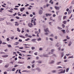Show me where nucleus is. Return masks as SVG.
<instances>
[{
	"instance_id": "nucleus-61",
	"label": "nucleus",
	"mask_w": 74,
	"mask_h": 74,
	"mask_svg": "<svg viewBox=\"0 0 74 74\" xmlns=\"http://www.w3.org/2000/svg\"><path fill=\"white\" fill-rule=\"evenodd\" d=\"M53 17H55L56 16V15L55 14H53Z\"/></svg>"
},
{
	"instance_id": "nucleus-9",
	"label": "nucleus",
	"mask_w": 74,
	"mask_h": 74,
	"mask_svg": "<svg viewBox=\"0 0 74 74\" xmlns=\"http://www.w3.org/2000/svg\"><path fill=\"white\" fill-rule=\"evenodd\" d=\"M42 10H40L39 12V14L41 15V14H42Z\"/></svg>"
},
{
	"instance_id": "nucleus-20",
	"label": "nucleus",
	"mask_w": 74,
	"mask_h": 74,
	"mask_svg": "<svg viewBox=\"0 0 74 74\" xmlns=\"http://www.w3.org/2000/svg\"><path fill=\"white\" fill-rule=\"evenodd\" d=\"M18 63H19L20 64H23L25 63L24 62H18Z\"/></svg>"
},
{
	"instance_id": "nucleus-1",
	"label": "nucleus",
	"mask_w": 74,
	"mask_h": 74,
	"mask_svg": "<svg viewBox=\"0 0 74 74\" xmlns=\"http://www.w3.org/2000/svg\"><path fill=\"white\" fill-rule=\"evenodd\" d=\"M65 72H66V70H63L62 69L61 72H58V74H63L65 73Z\"/></svg>"
},
{
	"instance_id": "nucleus-13",
	"label": "nucleus",
	"mask_w": 74,
	"mask_h": 74,
	"mask_svg": "<svg viewBox=\"0 0 74 74\" xmlns=\"http://www.w3.org/2000/svg\"><path fill=\"white\" fill-rule=\"evenodd\" d=\"M15 26H18L19 23L17 22H15Z\"/></svg>"
},
{
	"instance_id": "nucleus-7",
	"label": "nucleus",
	"mask_w": 74,
	"mask_h": 74,
	"mask_svg": "<svg viewBox=\"0 0 74 74\" xmlns=\"http://www.w3.org/2000/svg\"><path fill=\"white\" fill-rule=\"evenodd\" d=\"M71 44H72V42L71 41H69V42L68 46L70 47Z\"/></svg>"
},
{
	"instance_id": "nucleus-59",
	"label": "nucleus",
	"mask_w": 74,
	"mask_h": 74,
	"mask_svg": "<svg viewBox=\"0 0 74 74\" xmlns=\"http://www.w3.org/2000/svg\"><path fill=\"white\" fill-rule=\"evenodd\" d=\"M15 68H13L12 69V71H15Z\"/></svg>"
},
{
	"instance_id": "nucleus-24",
	"label": "nucleus",
	"mask_w": 74,
	"mask_h": 74,
	"mask_svg": "<svg viewBox=\"0 0 74 74\" xmlns=\"http://www.w3.org/2000/svg\"><path fill=\"white\" fill-rule=\"evenodd\" d=\"M17 29L18 32H21V30H20V29H19V28H17Z\"/></svg>"
},
{
	"instance_id": "nucleus-35",
	"label": "nucleus",
	"mask_w": 74,
	"mask_h": 74,
	"mask_svg": "<svg viewBox=\"0 0 74 74\" xmlns=\"http://www.w3.org/2000/svg\"><path fill=\"white\" fill-rule=\"evenodd\" d=\"M19 49H23V47H19Z\"/></svg>"
},
{
	"instance_id": "nucleus-19",
	"label": "nucleus",
	"mask_w": 74,
	"mask_h": 74,
	"mask_svg": "<svg viewBox=\"0 0 74 74\" xmlns=\"http://www.w3.org/2000/svg\"><path fill=\"white\" fill-rule=\"evenodd\" d=\"M56 71L55 70H53L52 71V72L53 73H56Z\"/></svg>"
},
{
	"instance_id": "nucleus-48",
	"label": "nucleus",
	"mask_w": 74,
	"mask_h": 74,
	"mask_svg": "<svg viewBox=\"0 0 74 74\" xmlns=\"http://www.w3.org/2000/svg\"><path fill=\"white\" fill-rule=\"evenodd\" d=\"M62 70H63V69H60L58 71H62Z\"/></svg>"
},
{
	"instance_id": "nucleus-36",
	"label": "nucleus",
	"mask_w": 74,
	"mask_h": 74,
	"mask_svg": "<svg viewBox=\"0 0 74 74\" xmlns=\"http://www.w3.org/2000/svg\"><path fill=\"white\" fill-rule=\"evenodd\" d=\"M4 18H0V21H4Z\"/></svg>"
},
{
	"instance_id": "nucleus-37",
	"label": "nucleus",
	"mask_w": 74,
	"mask_h": 74,
	"mask_svg": "<svg viewBox=\"0 0 74 74\" xmlns=\"http://www.w3.org/2000/svg\"><path fill=\"white\" fill-rule=\"evenodd\" d=\"M8 47H9V48H11L12 47L11 45H8Z\"/></svg>"
},
{
	"instance_id": "nucleus-39",
	"label": "nucleus",
	"mask_w": 74,
	"mask_h": 74,
	"mask_svg": "<svg viewBox=\"0 0 74 74\" xmlns=\"http://www.w3.org/2000/svg\"><path fill=\"white\" fill-rule=\"evenodd\" d=\"M49 39L51 40V41H53V38H50Z\"/></svg>"
},
{
	"instance_id": "nucleus-55",
	"label": "nucleus",
	"mask_w": 74,
	"mask_h": 74,
	"mask_svg": "<svg viewBox=\"0 0 74 74\" xmlns=\"http://www.w3.org/2000/svg\"><path fill=\"white\" fill-rule=\"evenodd\" d=\"M25 36H26V37H29V35H28V34H25Z\"/></svg>"
},
{
	"instance_id": "nucleus-15",
	"label": "nucleus",
	"mask_w": 74,
	"mask_h": 74,
	"mask_svg": "<svg viewBox=\"0 0 74 74\" xmlns=\"http://www.w3.org/2000/svg\"><path fill=\"white\" fill-rule=\"evenodd\" d=\"M29 71L27 70H24L22 71V72H26V73H29Z\"/></svg>"
},
{
	"instance_id": "nucleus-49",
	"label": "nucleus",
	"mask_w": 74,
	"mask_h": 74,
	"mask_svg": "<svg viewBox=\"0 0 74 74\" xmlns=\"http://www.w3.org/2000/svg\"><path fill=\"white\" fill-rule=\"evenodd\" d=\"M61 31H62V32L63 33H65V30H62Z\"/></svg>"
},
{
	"instance_id": "nucleus-45",
	"label": "nucleus",
	"mask_w": 74,
	"mask_h": 74,
	"mask_svg": "<svg viewBox=\"0 0 74 74\" xmlns=\"http://www.w3.org/2000/svg\"><path fill=\"white\" fill-rule=\"evenodd\" d=\"M33 23L34 24V25H36V22L35 21H33Z\"/></svg>"
},
{
	"instance_id": "nucleus-8",
	"label": "nucleus",
	"mask_w": 74,
	"mask_h": 74,
	"mask_svg": "<svg viewBox=\"0 0 74 74\" xmlns=\"http://www.w3.org/2000/svg\"><path fill=\"white\" fill-rule=\"evenodd\" d=\"M36 70H37V71H38V72H40V71H41V69H40V68H39L37 67L36 68Z\"/></svg>"
},
{
	"instance_id": "nucleus-64",
	"label": "nucleus",
	"mask_w": 74,
	"mask_h": 74,
	"mask_svg": "<svg viewBox=\"0 0 74 74\" xmlns=\"http://www.w3.org/2000/svg\"><path fill=\"white\" fill-rule=\"evenodd\" d=\"M72 4H74V0L71 2Z\"/></svg>"
},
{
	"instance_id": "nucleus-16",
	"label": "nucleus",
	"mask_w": 74,
	"mask_h": 74,
	"mask_svg": "<svg viewBox=\"0 0 74 74\" xmlns=\"http://www.w3.org/2000/svg\"><path fill=\"white\" fill-rule=\"evenodd\" d=\"M57 29H58L59 30H62V28L60 27L59 26L57 27Z\"/></svg>"
},
{
	"instance_id": "nucleus-38",
	"label": "nucleus",
	"mask_w": 74,
	"mask_h": 74,
	"mask_svg": "<svg viewBox=\"0 0 74 74\" xmlns=\"http://www.w3.org/2000/svg\"><path fill=\"white\" fill-rule=\"evenodd\" d=\"M34 49H35V47H32V50H33Z\"/></svg>"
},
{
	"instance_id": "nucleus-18",
	"label": "nucleus",
	"mask_w": 74,
	"mask_h": 74,
	"mask_svg": "<svg viewBox=\"0 0 74 74\" xmlns=\"http://www.w3.org/2000/svg\"><path fill=\"white\" fill-rule=\"evenodd\" d=\"M62 63L61 62H58L56 64H57V65H59L60 64V63Z\"/></svg>"
},
{
	"instance_id": "nucleus-22",
	"label": "nucleus",
	"mask_w": 74,
	"mask_h": 74,
	"mask_svg": "<svg viewBox=\"0 0 74 74\" xmlns=\"http://www.w3.org/2000/svg\"><path fill=\"white\" fill-rule=\"evenodd\" d=\"M57 69H62V67L61 66H58L57 67Z\"/></svg>"
},
{
	"instance_id": "nucleus-51",
	"label": "nucleus",
	"mask_w": 74,
	"mask_h": 74,
	"mask_svg": "<svg viewBox=\"0 0 74 74\" xmlns=\"http://www.w3.org/2000/svg\"><path fill=\"white\" fill-rule=\"evenodd\" d=\"M6 40H7V41H10V38H7L6 39Z\"/></svg>"
},
{
	"instance_id": "nucleus-27",
	"label": "nucleus",
	"mask_w": 74,
	"mask_h": 74,
	"mask_svg": "<svg viewBox=\"0 0 74 74\" xmlns=\"http://www.w3.org/2000/svg\"><path fill=\"white\" fill-rule=\"evenodd\" d=\"M63 23L64 24H66V23H67V21H63Z\"/></svg>"
},
{
	"instance_id": "nucleus-21",
	"label": "nucleus",
	"mask_w": 74,
	"mask_h": 74,
	"mask_svg": "<svg viewBox=\"0 0 74 74\" xmlns=\"http://www.w3.org/2000/svg\"><path fill=\"white\" fill-rule=\"evenodd\" d=\"M68 58L69 59H71V58H73H73H74V57H73V56H71L69 57Z\"/></svg>"
},
{
	"instance_id": "nucleus-41",
	"label": "nucleus",
	"mask_w": 74,
	"mask_h": 74,
	"mask_svg": "<svg viewBox=\"0 0 74 74\" xmlns=\"http://www.w3.org/2000/svg\"><path fill=\"white\" fill-rule=\"evenodd\" d=\"M14 36H13L11 37V39L12 40H13V39H14Z\"/></svg>"
},
{
	"instance_id": "nucleus-34",
	"label": "nucleus",
	"mask_w": 74,
	"mask_h": 74,
	"mask_svg": "<svg viewBox=\"0 0 74 74\" xmlns=\"http://www.w3.org/2000/svg\"><path fill=\"white\" fill-rule=\"evenodd\" d=\"M50 37H53V34H51L49 36Z\"/></svg>"
},
{
	"instance_id": "nucleus-43",
	"label": "nucleus",
	"mask_w": 74,
	"mask_h": 74,
	"mask_svg": "<svg viewBox=\"0 0 74 74\" xmlns=\"http://www.w3.org/2000/svg\"><path fill=\"white\" fill-rule=\"evenodd\" d=\"M69 68H67L66 69V72H68V71H69Z\"/></svg>"
},
{
	"instance_id": "nucleus-50",
	"label": "nucleus",
	"mask_w": 74,
	"mask_h": 74,
	"mask_svg": "<svg viewBox=\"0 0 74 74\" xmlns=\"http://www.w3.org/2000/svg\"><path fill=\"white\" fill-rule=\"evenodd\" d=\"M30 40V38H28L27 39L25 40V41H28V40Z\"/></svg>"
},
{
	"instance_id": "nucleus-29",
	"label": "nucleus",
	"mask_w": 74,
	"mask_h": 74,
	"mask_svg": "<svg viewBox=\"0 0 74 74\" xmlns=\"http://www.w3.org/2000/svg\"><path fill=\"white\" fill-rule=\"evenodd\" d=\"M49 24L50 26H52V22H49Z\"/></svg>"
},
{
	"instance_id": "nucleus-5",
	"label": "nucleus",
	"mask_w": 74,
	"mask_h": 74,
	"mask_svg": "<svg viewBox=\"0 0 74 74\" xmlns=\"http://www.w3.org/2000/svg\"><path fill=\"white\" fill-rule=\"evenodd\" d=\"M44 32H49V30H48V28H47L46 29H44Z\"/></svg>"
},
{
	"instance_id": "nucleus-31",
	"label": "nucleus",
	"mask_w": 74,
	"mask_h": 74,
	"mask_svg": "<svg viewBox=\"0 0 74 74\" xmlns=\"http://www.w3.org/2000/svg\"><path fill=\"white\" fill-rule=\"evenodd\" d=\"M48 34L49 33L48 32H46L44 34L45 35H48Z\"/></svg>"
},
{
	"instance_id": "nucleus-40",
	"label": "nucleus",
	"mask_w": 74,
	"mask_h": 74,
	"mask_svg": "<svg viewBox=\"0 0 74 74\" xmlns=\"http://www.w3.org/2000/svg\"><path fill=\"white\" fill-rule=\"evenodd\" d=\"M3 10H4V9L1 8L0 10V12H1V11H3Z\"/></svg>"
},
{
	"instance_id": "nucleus-12",
	"label": "nucleus",
	"mask_w": 74,
	"mask_h": 74,
	"mask_svg": "<svg viewBox=\"0 0 74 74\" xmlns=\"http://www.w3.org/2000/svg\"><path fill=\"white\" fill-rule=\"evenodd\" d=\"M18 44H19V42H16L14 44V45H17Z\"/></svg>"
},
{
	"instance_id": "nucleus-3",
	"label": "nucleus",
	"mask_w": 74,
	"mask_h": 74,
	"mask_svg": "<svg viewBox=\"0 0 74 74\" xmlns=\"http://www.w3.org/2000/svg\"><path fill=\"white\" fill-rule=\"evenodd\" d=\"M33 24L32 23H29L28 24V26L30 27H33L32 25L33 26Z\"/></svg>"
},
{
	"instance_id": "nucleus-44",
	"label": "nucleus",
	"mask_w": 74,
	"mask_h": 74,
	"mask_svg": "<svg viewBox=\"0 0 74 74\" xmlns=\"http://www.w3.org/2000/svg\"><path fill=\"white\" fill-rule=\"evenodd\" d=\"M37 62L38 63H41L42 62L40 61H37Z\"/></svg>"
},
{
	"instance_id": "nucleus-46",
	"label": "nucleus",
	"mask_w": 74,
	"mask_h": 74,
	"mask_svg": "<svg viewBox=\"0 0 74 74\" xmlns=\"http://www.w3.org/2000/svg\"><path fill=\"white\" fill-rule=\"evenodd\" d=\"M35 66V65H34V64H33L32 65V68H34Z\"/></svg>"
},
{
	"instance_id": "nucleus-23",
	"label": "nucleus",
	"mask_w": 74,
	"mask_h": 74,
	"mask_svg": "<svg viewBox=\"0 0 74 74\" xmlns=\"http://www.w3.org/2000/svg\"><path fill=\"white\" fill-rule=\"evenodd\" d=\"M48 54H43V56H45V57H48Z\"/></svg>"
},
{
	"instance_id": "nucleus-32",
	"label": "nucleus",
	"mask_w": 74,
	"mask_h": 74,
	"mask_svg": "<svg viewBox=\"0 0 74 74\" xmlns=\"http://www.w3.org/2000/svg\"><path fill=\"white\" fill-rule=\"evenodd\" d=\"M41 38H39L38 40H37V41H41Z\"/></svg>"
},
{
	"instance_id": "nucleus-52",
	"label": "nucleus",
	"mask_w": 74,
	"mask_h": 74,
	"mask_svg": "<svg viewBox=\"0 0 74 74\" xmlns=\"http://www.w3.org/2000/svg\"><path fill=\"white\" fill-rule=\"evenodd\" d=\"M34 54L35 55H37V52H36L34 53Z\"/></svg>"
},
{
	"instance_id": "nucleus-56",
	"label": "nucleus",
	"mask_w": 74,
	"mask_h": 74,
	"mask_svg": "<svg viewBox=\"0 0 74 74\" xmlns=\"http://www.w3.org/2000/svg\"><path fill=\"white\" fill-rule=\"evenodd\" d=\"M23 16H26V15L25 14H23Z\"/></svg>"
},
{
	"instance_id": "nucleus-11",
	"label": "nucleus",
	"mask_w": 74,
	"mask_h": 74,
	"mask_svg": "<svg viewBox=\"0 0 74 74\" xmlns=\"http://www.w3.org/2000/svg\"><path fill=\"white\" fill-rule=\"evenodd\" d=\"M20 37H21L22 38H25V36H23V35H20L19 36Z\"/></svg>"
},
{
	"instance_id": "nucleus-6",
	"label": "nucleus",
	"mask_w": 74,
	"mask_h": 74,
	"mask_svg": "<svg viewBox=\"0 0 74 74\" xmlns=\"http://www.w3.org/2000/svg\"><path fill=\"white\" fill-rule=\"evenodd\" d=\"M54 60H51V61H49V64H52V63H54Z\"/></svg>"
},
{
	"instance_id": "nucleus-63",
	"label": "nucleus",
	"mask_w": 74,
	"mask_h": 74,
	"mask_svg": "<svg viewBox=\"0 0 74 74\" xmlns=\"http://www.w3.org/2000/svg\"><path fill=\"white\" fill-rule=\"evenodd\" d=\"M66 32L67 33H68L69 32V30H68V29H67L66 30Z\"/></svg>"
},
{
	"instance_id": "nucleus-62",
	"label": "nucleus",
	"mask_w": 74,
	"mask_h": 74,
	"mask_svg": "<svg viewBox=\"0 0 74 74\" xmlns=\"http://www.w3.org/2000/svg\"><path fill=\"white\" fill-rule=\"evenodd\" d=\"M10 21H11V22H12V21H14V20L13 19H11Z\"/></svg>"
},
{
	"instance_id": "nucleus-57",
	"label": "nucleus",
	"mask_w": 74,
	"mask_h": 74,
	"mask_svg": "<svg viewBox=\"0 0 74 74\" xmlns=\"http://www.w3.org/2000/svg\"><path fill=\"white\" fill-rule=\"evenodd\" d=\"M28 5H29V4H27L25 5V7H27V6H28Z\"/></svg>"
},
{
	"instance_id": "nucleus-33",
	"label": "nucleus",
	"mask_w": 74,
	"mask_h": 74,
	"mask_svg": "<svg viewBox=\"0 0 74 74\" xmlns=\"http://www.w3.org/2000/svg\"><path fill=\"white\" fill-rule=\"evenodd\" d=\"M6 25H10V23H8V22H7V21H6Z\"/></svg>"
},
{
	"instance_id": "nucleus-25",
	"label": "nucleus",
	"mask_w": 74,
	"mask_h": 74,
	"mask_svg": "<svg viewBox=\"0 0 74 74\" xmlns=\"http://www.w3.org/2000/svg\"><path fill=\"white\" fill-rule=\"evenodd\" d=\"M63 56H64V53H61V57L62 58V57H63Z\"/></svg>"
},
{
	"instance_id": "nucleus-42",
	"label": "nucleus",
	"mask_w": 74,
	"mask_h": 74,
	"mask_svg": "<svg viewBox=\"0 0 74 74\" xmlns=\"http://www.w3.org/2000/svg\"><path fill=\"white\" fill-rule=\"evenodd\" d=\"M62 27L63 28H64V27H65V26L64 25V24H62Z\"/></svg>"
},
{
	"instance_id": "nucleus-54",
	"label": "nucleus",
	"mask_w": 74,
	"mask_h": 74,
	"mask_svg": "<svg viewBox=\"0 0 74 74\" xmlns=\"http://www.w3.org/2000/svg\"><path fill=\"white\" fill-rule=\"evenodd\" d=\"M27 68L28 69H30V68H31V67H30V66H28L27 67Z\"/></svg>"
},
{
	"instance_id": "nucleus-4",
	"label": "nucleus",
	"mask_w": 74,
	"mask_h": 74,
	"mask_svg": "<svg viewBox=\"0 0 74 74\" xmlns=\"http://www.w3.org/2000/svg\"><path fill=\"white\" fill-rule=\"evenodd\" d=\"M55 8L57 10H59V9H60V8L58 6H55Z\"/></svg>"
},
{
	"instance_id": "nucleus-28",
	"label": "nucleus",
	"mask_w": 74,
	"mask_h": 74,
	"mask_svg": "<svg viewBox=\"0 0 74 74\" xmlns=\"http://www.w3.org/2000/svg\"><path fill=\"white\" fill-rule=\"evenodd\" d=\"M39 51H42V48L40 47L39 48Z\"/></svg>"
},
{
	"instance_id": "nucleus-10",
	"label": "nucleus",
	"mask_w": 74,
	"mask_h": 74,
	"mask_svg": "<svg viewBox=\"0 0 74 74\" xmlns=\"http://www.w3.org/2000/svg\"><path fill=\"white\" fill-rule=\"evenodd\" d=\"M24 10H25V8H21L20 9V11H21V12H23V11H24Z\"/></svg>"
},
{
	"instance_id": "nucleus-17",
	"label": "nucleus",
	"mask_w": 74,
	"mask_h": 74,
	"mask_svg": "<svg viewBox=\"0 0 74 74\" xmlns=\"http://www.w3.org/2000/svg\"><path fill=\"white\" fill-rule=\"evenodd\" d=\"M66 38L67 39V40H69L70 39V37H69V36H66Z\"/></svg>"
},
{
	"instance_id": "nucleus-30",
	"label": "nucleus",
	"mask_w": 74,
	"mask_h": 74,
	"mask_svg": "<svg viewBox=\"0 0 74 74\" xmlns=\"http://www.w3.org/2000/svg\"><path fill=\"white\" fill-rule=\"evenodd\" d=\"M31 41H36V39H32L31 40Z\"/></svg>"
},
{
	"instance_id": "nucleus-2",
	"label": "nucleus",
	"mask_w": 74,
	"mask_h": 74,
	"mask_svg": "<svg viewBox=\"0 0 74 74\" xmlns=\"http://www.w3.org/2000/svg\"><path fill=\"white\" fill-rule=\"evenodd\" d=\"M51 52H49L48 53V55H51V54H53V52L55 51V50L54 49H52L51 50Z\"/></svg>"
},
{
	"instance_id": "nucleus-58",
	"label": "nucleus",
	"mask_w": 74,
	"mask_h": 74,
	"mask_svg": "<svg viewBox=\"0 0 74 74\" xmlns=\"http://www.w3.org/2000/svg\"><path fill=\"white\" fill-rule=\"evenodd\" d=\"M46 40H47V41H48V37H46Z\"/></svg>"
},
{
	"instance_id": "nucleus-47",
	"label": "nucleus",
	"mask_w": 74,
	"mask_h": 74,
	"mask_svg": "<svg viewBox=\"0 0 74 74\" xmlns=\"http://www.w3.org/2000/svg\"><path fill=\"white\" fill-rule=\"evenodd\" d=\"M2 44V41L1 40V38H0V44Z\"/></svg>"
},
{
	"instance_id": "nucleus-14",
	"label": "nucleus",
	"mask_w": 74,
	"mask_h": 74,
	"mask_svg": "<svg viewBox=\"0 0 74 74\" xmlns=\"http://www.w3.org/2000/svg\"><path fill=\"white\" fill-rule=\"evenodd\" d=\"M8 65H9V64H6L5 66V68H7V67H8Z\"/></svg>"
},
{
	"instance_id": "nucleus-53",
	"label": "nucleus",
	"mask_w": 74,
	"mask_h": 74,
	"mask_svg": "<svg viewBox=\"0 0 74 74\" xmlns=\"http://www.w3.org/2000/svg\"><path fill=\"white\" fill-rule=\"evenodd\" d=\"M35 63V61L34 60L33 61V62H32V64H33V63Z\"/></svg>"
},
{
	"instance_id": "nucleus-26",
	"label": "nucleus",
	"mask_w": 74,
	"mask_h": 74,
	"mask_svg": "<svg viewBox=\"0 0 74 74\" xmlns=\"http://www.w3.org/2000/svg\"><path fill=\"white\" fill-rule=\"evenodd\" d=\"M47 15H48L49 16H51L52 15V14H51L47 13L46 15L47 16Z\"/></svg>"
},
{
	"instance_id": "nucleus-60",
	"label": "nucleus",
	"mask_w": 74,
	"mask_h": 74,
	"mask_svg": "<svg viewBox=\"0 0 74 74\" xmlns=\"http://www.w3.org/2000/svg\"><path fill=\"white\" fill-rule=\"evenodd\" d=\"M8 56L7 55H5V58H7Z\"/></svg>"
}]
</instances>
